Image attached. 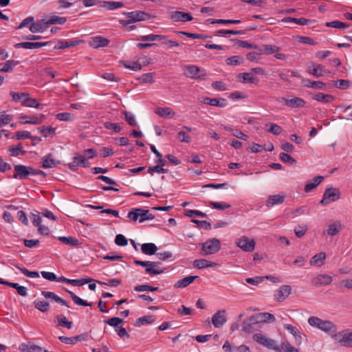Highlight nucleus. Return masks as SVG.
Returning <instances> with one entry per match:
<instances>
[{"mask_svg": "<svg viewBox=\"0 0 352 352\" xmlns=\"http://www.w3.org/2000/svg\"><path fill=\"white\" fill-rule=\"evenodd\" d=\"M42 175L45 177L46 174L39 170L30 166L21 164L15 165L14 167L13 177L16 179L23 180L30 178V176Z\"/></svg>", "mask_w": 352, "mask_h": 352, "instance_id": "nucleus-1", "label": "nucleus"}, {"mask_svg": "<svg viewBox=\"0 0 352 352\" xmlns=\"http://www.w3.org/2000/svg\"><path fill=\"white\" fill-rule=\"evenodd\" d=\"M308 323L310 326L329 333L333 337L337 332V327L333 322L322 320L317 316L309 317L308 318Z\"/></svg>", "mask_w": 352, "mask_h": 352, "instance_id": "nucleus-2", "label": "nucleus"}, {"mask_svg": "<svg viewBox=\"0 0 352 352\" xmlns=\"http://www.w3.org/2000/svg\"><path fill=\"white\" fill-rule=\"evenodd\" d=\"M183 71L184 75L190 78L204 79L206 76L204 69L194 65H184Z\"/></svg>", "mask_w": 352, "mask_h": 352, "instance_id": "nucleus-3", "label": "nucleus"}, {"mask_svg": "<svg viewBox=\"0 0 352 352\" xmlns=\"http://www.w3.org/2000/svg\"><path fill=\"white\" fill-rule=\"evenodd\" d=\"M220 248L221 243L219 239H209L202 244L201 254L205 256L215 254L220 250Z\"/></svg>", "mask_w": 352, "mask_h": 352, "instance_id": "nucleus-4", "label": "nucleus"}, {"mask_svg": "<svg viewBox=\"0 0 352 352\" xmlns=\"http://www.w3.org/2000/svg\"><path fill=\"white\" fill-rule=\"evenodd\" d=\"M340 198V191L336 188H327L324 190L320 204L328 205L332 202L338 200Z\"/></svg>", "mask_w": 352, "mask_h": 352, "instance_id": "nucleus-5", "label": "nucleus"}, {"mask_svg": "<svg viewBox=\"0 0 352 352\" xmlns=\"http://www.w3.org/2000/svg\"><path fill=\"white\" fill-rule=\"evenodd\" d=\"M334 338L342 346L352 347V330L336 333Z\"/></svg>", "mask_w": 352, "mask_h": 352, "instance_id": "nucleus-6", "label": "nucleus"}, {"mask_svg": "<svg viewBox=\"0 0 352 352\" xmlns=\"http://www.w3.org/2000/svg\"><path fill=\"white\" fill-rule=\"evenodd\" d=\"M163 155H156V165L149 167L148 169V172L153 175L154 173H166L168 172V170L166 168H164L163 166L166 165V160L164 159Z\"/></svg>", "mask_w": 352, "mask_h": 352, "instance_id": "nucleus-7", "label": "nucleus"}, {"mask_svg": "<svg viewBox=\"0 0 352 352\" xmlns=\"http://www.w3.org/2000/svg\"><path fill=\"white\" fill-rule=\"evenodd\" d=\"M236 245L245 252H252L255 248L254 239H249L247 236H242L236 241Z\"/></svg>", "mask_w": 352, "mask_h": 352, "instance_id": "nucleus-8", "label": "nucleus"}, {"mask_svg": "<svg viewBox=\"0 0 352 352\" xmlns=\"http://www.w3.org/2000/svg\"><path fill=\"white\" fill-rule=\"evenodd\" d=\"M292 293V287L288 285H284L280 287L275 292L274 300L278 302H282L285 300Z\"/></svg>", "mask_w": 352, "mask_h": 352, "instance_id": "nucleus-9", "label": "nucleus"}, {"mask_svg": "<svg viewBox=\"0 0 352 352\" xmlns=\"http://www.w3.org/2000/svg\"><path fill=\"white\" fill-rule=\"evenodd\" d=\"M147 210L142 208H134L128 213V217L133 221L139 219L140 223L146 221Z\"/></svg>", "mask_w": 352, "mask_h": 352, "instance_id": "nucleus-10", "label": "nucleus"}, {"mask_svg": "<svg viewBox=\"0 0 352 352\" xmlns=\"http://www.w3.org/2000/svg\"><path fill=\"white\" fill-rule=\"evenodd\" d=\"M227 321L226 311L219 310L212 317V323L216 328L221 327Z\"/></svg>", "mask_w": 352, "mask_h": 352, "instance_id": "nucleus-11", "label": "nucleus"}, {"mask_svg": "<svg viewBox=\"0 0 352 352\" xmlns=\"http://www.w3.org/2000/svg\"><path fill=\"white\" fill-rule=\"evenodd\" d=\"M332 277L327 274H319L311 280V283L316 287L329 285L332 282Z\"/></svg>", "mask_w": 352, "mask_h": 352, "instance_id": "nucleus-12", "label": "nucleus"}, {"mask_svg": "<svg viewBox=\"0 0 352 352\" xmlns=\"http://www.w3.org/2000/svg\"><path fill=\"white\" fill-rule=\"evenodd\" d=\"M170 18L175 22H187L192 20L193 17L190 13L175 11L171 13Z\"/></svg>", "mask_w": 352, "mask_h": 352, "instance_id": "nucleus-13", "label": "nucleus"}, {"mask_svg": "<svg viewBox=\"0 0 352 352\" xmlns=\"http://www.w3.org/2000/svg\"><path fill=\"white\" fill-rule=\"evenodd\" d=\"M274 149V146L272 143L265 144H252L249 147V151L252 153H262V152H271Z\"/></svg>", "mask_w": 352, "mask_h": 352, "instance_id": "nucleus-14", "label": "nucleus"}, {"mask_svg": "<svg viewBox=\"0 0 352 352\" xmlns=\"http://www.w3.org/2000/svg\"><path fill=\"white\" fill-rule=\"evenodd\" d=\"M109 41L100 36H94L90 38L89 45L93 48H99L106 47L109 45Z\"/></svg>", "mask_w": 352, "mask_h": 352, "instance_id": "nucleus-15", "label": "nucleus"}, {"mask_svg": "<svg viewBox=\"0 0 352 352\" xmlns=\"http://www.w3.org/2000/svg\"><path fill=\"white\" fill-rule=\"evenodd\" d=\"M45 118V116L43 114H41L38 116H32L30 117L24 116L20 117V122L23 124H39L43 122Z\"/></svg>", "mask_w": 352, "mask_h": 352, "instance_id": "nucleus-16", "label": "nucleus"}, {"mask_svg": "<svg viewBox=\"0 0 352 352\" xmlns=\"http://www.w3.org/2000/svg\"><path fill=\"white\" fill-rule=\"evenodd\" d=\"M69 167L75 170L76 167H88L89 166V164L87 160L84 158L82 155H76L74 157L73 161L67 164Z\"/></svg>", "mask_w": 352, "mask_h": 352, "instance_id": "nucleus-17", "label": "nucleus"}, {"mask_svg": "<svg viewBox=\"0 0 352 352\" xmlns=\"http://www.w3.org/2000/svg\"><path fill=\"white\" fill-rule=\"evenodd\" d=\"M48 28L47 22L45 18L37 21L36 22L30 25V30L32 33H36V32H43L45 30H46Z\"/></svg>", "mask_w": 352, "mask_h": 352, "instance_id": "nucleus-18", "label": "nucleus"}, {"mask_svg": "<svg viewBox=\"0 0 352 352\" xmlns=\"http://www.w3.org/2000/svg\"><path fill=\"white\" fill-rule=\"evenodd\" d=\"M160 262L150 261L148 268L145 269L148 274L156 275L162 274L164 272V268L161 267Z\"/></svg>", "mask_w": 352, "mask_h": 352, "instance_id": "nucleus-19", "label": "nucleus"}, {"mask_svg": "<svg viewBox=\"0 0 352 352\" xmlns=\"http://www.w3.org/2000/svg\"><path fill=\"white\" fill-rule=\"evenodd\" d=\"M324 72V67L321 64L312 63V66H309L307 68V73L317 78L322 76Z\"/></svg>", "mask_w": 352, "mask_h": 352, "instance_id": "nucleus-20", "label": "nucleus"}, {"mask_svg": "<svg viewBox=\"0 0 352 352\" xmlns=\"http://www.w3.org/2000/svg\"><path fill=\"white\" fill-rule=\"evenodd\" d=\"M193 266L198 269H203L206 267H219V265L217 263L212 262L210 261H208L206 259H196L193 261Z\"/></svg>", "mask_w": 352, "mask_h": 352, "instance_id": "nucleus-21", "label": "nucleus"}, {"mask_svg": "<svg viewBox=\"0 0 352 352\" xmlns=\"http://www.w3.org/2000/svg\"><path fill=\"white\" fill-rule=\"evenodd\" d=\"M284 327L294 337L296 344L300 345L302 342V338L298 329L289 324H285Z\"/></svg>", "mask_w": 352, "mask_h": 352, "instance_id": "nucleus-22", "label": "nucleus"}, {"mask_svg": "<svg viewBox=\"0 0 352 352\" xmlns=\"http://www.w3.org/2000/svg\"><path fill=\"white\" fill-rule=\"evenodd\" d=\"M257 320L265 322H274L275 317L272 314L265 312L258 314L256 316H252L250 318V320L251 321H257Z\"/></svg>", "mask_w": 352, "mask_h": 352, "instance_id": "nucleus-23", "label": "nucleus"}, {"mask_svg": "<svg viewBox=\"0 0 352 352\" xmlns=\"http://www.w3.org/2000/svg\"><path fill=\"white\" fill-rule=\"evenodd\" d=\"M285 199V195H270L266 202L267 207H272L275 205H278L284 202Z\"/></svg>", "mask_w": 352, "mask_h": 352, "instance_id": "nucleus-24", "label": "nucleus"}, {"mask_svg": "<svg viewBox=\"0 0 352 352\" xmlns=\"http://www.w3.org/2000/svg\"><path fill=\"white\" fill-rule=\"evenodd\" d=\"M324 180L323 176H316L312 181L307 182L305 186V192L308 193L315 189L322 181Z\"/></svg>", "mask_w": 352, "mask_h": 352, "instance_id": "nucleus-25", "label": "nucleus"}, {"mask_svg": "<svg viewBox=\"0 0 352 352\" xmlns=\"http://www.w3.org/2000/svg\"><path fill=\"white\" fill-rule=\"evenodd\" d=\"M203 102L204 104H209L211 106L220 107H224L227 104L226 100L223 99V98H204L203 99Z\"/></svg>", "mask_w": 352, "mask_h": 352, "instance_id": "nucleus-26", "label": "nucleus"}, {"mask_svg": "<svg viewBox=\"0 0 352 352\" xmlns=\"http://www.w3.org/2000/svg\"><path fill=\"white\" fill-rule=\"evenodd\" d=\"M130 21H140L146 19L148 14L143 11H133L126 13Z\"/></svg>", "mask_w": 352, "mask_h": 352, "instance_id": "nucleus-27", "label": "nucleus"}, {"mask_svg": "<svg viewBox=\"0 0 352 352\" xmlns=\"http://www.w3.org/2000/svg\"><path fill=\"white\" fill-rule=\"evenodd\" d=\"M326 259V254L320 252L314 255L310 260L309 264L311 266L320 267L324 263Z\"/></svg>", "mask_w": 352, "mask_h": 352, "instance_id": "nucleus-28", "label": "nucleus"}, {"mask_svg": "<svg viewBox=\"0 0 352 352\" xmlns=\"http://www.w3.org/2000/svg\"><path fill=\"white\" fill-rule=\"evenodd\" d=\"M199 276H188L184 278H182L177 281V283L175 284V287L176 288H183L188 286L190 284H191L195 279L198 278Z\"/></svg>", "mask_w": 352, "mask_h": 352, "instance_id": "nucleus-29", "label": "nucleus"}, {"mask_svg": "<svg viewBox=\"0 0 352 352\" xmlns=\"http://www.w3.org/2000/svg\"><path fill=\"white\" fill-rule=\"evenodd\" d=\"M47 42H23L16 45V47L36 49L47 45Z\"/></svg>", "mask_w": 352, "mask_h": 352, "instance_id": "nucleus-30", "label": "nucleus"}, {"mask_svg": "<svg viewBox=\"0 0 352 352\" xmlns=\"http://www.w3.org/2000/svg\"><path fill=\"white\" fill-rule=\"evenodd\" d=\"M280 48L276 45H264L259 50L260 54H272L280 51Z\"/></svg>", "mask_w": 352, "mask_h": 352, "instance_id": "nucleus-31", "label": "nucleus"}, {"mask_svg": "<svg viewBox=\"0 0 352 352\" xmlns=\"http://www.w3.org/2000/svg\"><path fill=\"white\" fill-rule=\"evenodd\" d=\"M142 252L146 255H153L157 250V246L153 243H144L141 246Z\"/></svg>", "mask_w": 352, "mask_h": 352, "instance_id": "nucleus-32", "label": "nucleus"}, {"mask_svg": "<svg viewBox=\"0 0 352 352\" xmlns=\"http://www.w3.org/2000/svg\"><path fill=\"white\" fill-rule=\"evenodd\" d=\"M89 333H83L80 335L73 336V337H67V344H75L78 342H83L88 340Z\"/></svg>", "mask_w": 352, "mask_h": 352, "instance_id": "nucleus-33", "label": "nucleus"}, {"mask_svg": "<svg viewBox=\"0 0 352 352\" xmlns=\"http://www.w3.org/2000/svg\"><path fill=\"white\" fill-rule=\"evenodd\" d=\"M282 21L285 23L294 22L296 24L301 25H307L311 23L310 20L307 19L305 18H293L289 16L283 18L282 19Z\"/></svg>", "mask_w": 352, "mask_h": 352, "instance_id": "nucleus-34", "label": "nucleus"}, {"mask_svg": "<svg viewBox=\"0 0 352 352\" xmlns=\"http://www.w3.org/2000/svg\"><path fill=\"white\" fill-rule=\"evenodd\" d=\"M155 113L162 118H172L175 116V112L170 107H160L155 111Z\"/></svg>", "mask_w": 352, "mask_h": 352, "instance_id": "nucleus-35", "label": "nucleus"}, {"mask_svg": "<svg viewBox=\"0 0 352 352\" xmlns=\"http://www.w3.org/2000/svg\"><path fill=\"white\" fill-rule=\"evenodd\" d=\"M313 99L324 103H330L334 100V97L329 94L317 93L313 96Z\"/></svg>", "mask_w": 352, "mask_h": 352, "instance_id": "nucleus-36", "label": "nucleus"}, {"mask_svg": "<svg viewBox=\"0 0 352 352\" xmlns=\"http://www.w3.org/2000/svg\"><path fill=\"white\" fill-rule=\"evenodd\" d=\"M305 104V101L298 97H294L289 99V101H287V107L291 108H300L304 107Z\"/></svg>", "mask_w": 352, "mask_h": 352, "instance_id": "nucleus-37", "label": "nucleus"}, {"mask_svg": "<svg viewBox=\"0 0 352 352\" xmlns=\"http://www.w3.org/2000/svg\"><path fill=\"white\" fill-rule=\"evenodd\" d=\"M67 294H69L70 295L74 302L77 305L87 307V306H91L93 304L92 302H88L87 301L82 300V298H80V297L76 296L72 292L67 290Z\"/></svg>", "mask_w": 352, "mask_h": 352, "instance_id": "nucleus-38", "label": "nucleus"}, {"mask_svg": "<svg viewBox=\"0 0 352 352\" xmlns=\"http://www.w3.org/2000/svg\"><path fill=\"white\" fill-rule=\"evenodd\" d=\"M47 22V25L52 24H63L66 21L65 18L60 17L56 15H50L45 17Z\"/></svg>", "mask_w": 352, "mask_h": 352, "instance_id": "nucleus-39", "label": "nucleus"}, {"mask_svg": "<svg viewBox=\"0 0 352 352\" xmlns=\"http://www.w3.org/2000/svg\"><path fill=\"white\" fill-rule=\"evenodd\" d=\"M155 320V316H145L140 317L136 320V325L142 326L145 324H148L154 322Z\"/></svg>", "mask_w": 352, "mask_h": 352, "instance_id": "nucleus-40", "label": "nucleus"}, {"mask_svg": "<svg viewBox=\"0 0 352 352\" xmlns=\"http://www.w3.org/2000/svg\"><path fill=\"white\" fill-rule=\"evenodd\" d=\"M184 129L186 130V131H179L177 134V138L182 142L188 143L191 141V138L188 135V132H190L191 129L187 126H185Z\"/></svg>", "mask_w": 352, "mask_h": 352, "instance_id": "nucleus-41", "label": "nucleus"}, {"mask_svg": "<svg viewBox=\"0 0 352 352\" xmlns=\"http://www.w3.org/2000/svg\"><path fill=\"white\" fill-rule=\"evenodd\" d=\"M42 295L46 298H50L54 300L56 302L60 303L62 305H65V300L53 292L43 291Z\"/></svg>", "mask_w": 352, "mask_h": 352, "instance_id": "nucleus-42", "label": "nucleus"}, {"mask_svg": "<svg viewBox=\"0 0 352 352\" xmlns=\"http://www.w3.org/2000/svg\"><path fill=\"white\" fill-rule=\"evenodd\" d=\"M341 229V223L339 221L334 222L329 226L327 234L329 236H335L339 233Z\"/></svg>", "mask_w": 352, "mask_h": 352, "instance_id": "nucleus-43", "label": "nucleus"}, {"mask_svg": "<svg viewBox=\"0 0 352 352\" xmlns=\"http://www.w3.org/2000/svg\"><path fill=\"white\" fill-rule=\"evenodd\" d=\"M19 64V61L14 60H7L3 63V67L0 69V72H10L13 68Z\"/></svg>", "mask_w": 352, "mask_h": 352, "instance_id": "nucleus-44", "label": "nucleus"}, {"mask_svg": "<svg viewBox=\"0 0 352 352\" xmlns=\"http://www.w3.org/2000/svg\"><path fill=\"white\" fill-rule=\"evenodd\" d=\"M22 104L25 107H34V108H39V103L36 101V99L30 98L28 96V94H26V97L24 100H23Z\"/></svg>", "mask_w": 352, "mask_h": 352, "instance_id": "nucleus-45", "label": "nucleus"}, {"mask_svg": "<svg viewBox=\"0 0 352 352\" xmlns=\"http://www.w3.org/2000/svg\"><path fill=\"white\" fill-rule=\"evenodd\" d=\"M124 67L132 69L133 71H139L142 69V63L140 62L124 61L122 62Z\"/></svg>", "mask_w": 352, "mask_h": 352, "instance_id": "nucleus-46", "label": "nucleus"}, {"mask_svg": "<svg viewBox=\"0 0 352 352\" xmlns=\"http://www.w3.org/2000/svg\"><path fill=\"white\" fill-rule=\"evenodd\" d=\"M264 346H265L270 349H273L276 352H281V349L278 345L276 341L273 339L269 338H267V339L265 342V344H264Z\"/></svg>", "mask_w": 352, "mask_h": 352, "instance_id": "nucleus-47", "label": "nucleus"}, {"mask_svg": "<svg viewBox=\"0 0 352 352\" xmlns=\"http://www.w3.org/2000/svg\"><path fill=\"white\" fill-rule=\"evenodd\" d=\"M107 10H113L123 6V3L120 1H104L103 6Z\"/></svg>", "mask_w": 352, "mask_h": 352, "instance_id": "nucleus-48", "label": "nucleus"}, {"mask_svg": "<svg viewBox=\"0 0 352 352\" xmlns=\"http://www.w3.org/2000/svg\"><path fill=\"white\" fill-rule=\"evenodd\" d=\"M326 26L337 29H343L349 28L350 25L347 23L341 22L340 21H333L326 23Z\"/></svg>", "mask_w": 352, "mask_h": 352, "instance_id": "nucleus-49", "label": "nucleus"}, {"mask_svg": "<svg viewBox=\"0 0 352 352\" xmlns=\"http://www.w3.org/2000/svg\"><path fill=\"white\" fill-rule=\"evenodd\" d=\"M239 77L243 78V82L255 83L258 79L255 78L252 73H242L239 75Z\"/></svg>", "mask_w": 352, "mask_h": 352, "instance_id": "nucleus-50", "label": "nucleus"}, {"mask_svg": "<svg viewBox=\"0 0 352 352\" xmlns=\"http://www.w3.org/2000/svg\"><path fill=\"white\" fill-rule=\"evenodd\" d=\"M224 129L226 131H230L233 136H234L239 139L246 140L248 138L247 135L244 134L242 131H241L238 129H231L230 127H228V126H225Z\"/></svg>", "mask_w": 352, "mask_h": 352, "instance_id": "nucleus-51", "label": "nucleus"}, {"mask_svg": "<svg viewBox=\"0 0 352 352\" xmlns=\"http://www.w3.org/2000/svg\"><path fill=\"white\" fill-rule=\"evenodd\" d=\"M56 165V162L50 158V156L43 157L42 160V165L41 167L43 168H52Z\"/></svg>", "mask_w": 352, "mask_h": 352, "instance_id": "nucleus-52", "label": "nucleus"}, {"mask_svg": "<svg viewBox=\"0 0 352 352\" xmlns=\"http://www.w3.org/2000/svg\"><path fill=\"white\" fill-rule=\"evenodd\" d=\"M281 351L284 352H300V351L292 345L288 341H284L281 344Z\"/></svg>", "mask_w": 352, "mask_h": 352, "instance_id": "nucleus-53", "label": "nucleus"}, {"mask_svg": "<svg viewBox=\"0 0 352 352\" xmlns=\"http://www.w3.org/2000/svg\"><path fill=\"white\" fill-rule=\"evenodd\" d=\"M34 303L35 307L43 312L47 311L49 309V303L45 300H37Z\"/></svg>", "mask_w": 352, "mask_h": 352, "instance_id": "nucleus-54", "label": "nucleus"}, {"mask_svg": "<svg viewBox=\"0 0 352 352\" xmlns=\"http://www.w3.org/2000/svg\"><path fill=\"white\" fill-rule=\"evenodd\" d=\"M153 75V73L144 74L138 79L142 83H153L154 82Z\"/></svg>", "mask_w": 352, "mask_h": 352, "instance_id": "nucleus-55", "label": "nucleus"}, {"mask_svg": "<svg viewBox=\"0 0 352 352\" xmlns=\"http://www.w3.org/2000/svg\"><path fill=\"white\" fill-rule=\"evenodd\" d=\"M242 59L243 58L239 56H233L228 58L226 62L229 65H238L243 62Z\"/></svg>", "mask_w": 352, "mask_h": 352, "instance_id": "nucleus-56", "label": "nucleus"}, {"mask_svg": "<svg viewBox=\"0 0 352 352\" xmlns=\"http://www.w3.org/2000/svg\"><path fill=\"white\" fill-rule=\"evenodd\" d=\"M164 158L166 160V165H178L181 163L180 160L177 157L176 155H164Z\"/></svg>", "mask_w": 352, "mask_h": 352, "instance_id": "nucleus-57", "label": "nucleus"}, {"mask_svg": "<svg viewBox=\"0 0 352 352\" xmlns=\"http://www.w3.org/2000/svg\"><path fill=\"white\" fill-rule=\"evenodd\" d=\"M39 131L42 135L47 138V137H52L55 133V129L52 127H41L38 129Z\"/></svg>", "mask_w": 352, "mask_h": 352, "instance_id": "nucleus-58", "label": "nucleus"}, {"mask_svg": "<svg viewBox=\"0 0 352 352\" xmlns=\"http://www.w3.org/2000/svg\"><path fill=\"white\" fill-rule=\"evenodd\" d=\"M135 290L139 292L144 291L155 292L158 290V287H154L148 285H140L136 286Z\"/></svg>", "mask_w": 352, "mask_h": 352, "instance_id": "nucleus-59", "label": "nucleus"}, {"mask_svg": "<svg viewBox=\"0 0 352 352\" xmlns=\"http://www.w3.org/2000/svg\"><path fill=\"white\" fill-rule=\"evenodd\" d=\"M90 282L89 279H69L67 278V284L74 286H81Z\"/></svg>", "mask_w": 352, "mask_h": 352, "instance_id": "nucleus-60", "label": "nucleus"}, {"mask_svg": "<svg viewBox=\"0 0 352 352\" xmlns=\"http://www.w3.org/2000/svg\"><path fill=\"white\" fill-rule=\"evenodd\" d=\"M124 116H125L126 121L127 122V123L129 125L133 126L137 125V122L135 120V116L132 113L129 112V111H125Z\"/></svg>", "mask_w": 352, "mask_h": 352, "instance_id": "nucleus-61", "label": "nucleus"}, {"mask_svg": "<svg viewBox=\"0 0 352 352\" xmlns=\"http://www.w3.org/2000/svg\"><path fill=\"white\" fill-rule=\"evenodd\" d=\"M124 321L122 319L118 318V317H113L111 318H109L108 320H104V322L107 324L113 327L114 328L121 323H122Z\"/></svg>", "mask_w": 352, "mask_h": 352, "instance_id": "nucleus-62", "label": "nucleus"}, {"mask_svg": "<svg viewBox=\"0 0 352 352\" xmlns=\"http://www.w3.org/2000/svg\"><path fill=\"white\" fill-rule=\"evenodd\" d=\"M334 86L341 89H346L350 87V82L346 80H339L333 82Z\"/></svg>", "mask_w": 352, "mask_h": 352, "instance_id": "nucleus-63", "label": "nucleus"}, {"mask_svg": "<svg viewBox=\"0 0 352 352\" xmlns=\"http://www.w3.org/2000/svg\"><path fill=\"white\" fill-rule=\"evenodd\" d=\"M115 243L119 246H125L127 245L128 241L124 235L119 234L116 236Z\"/></svg>", "mask_w": 352, "mask_h": 352, "instance_id": "nucleus-64", "label": "nucleus"}]
</instances>
